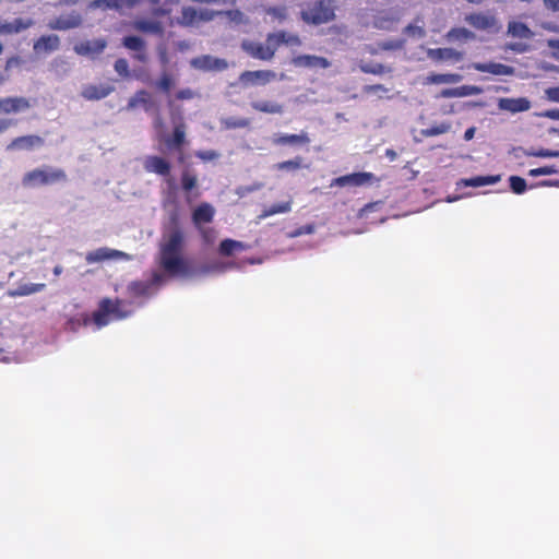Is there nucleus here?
Returning a JSON list of instances; mask_svg holds the SVG:
<instances>
[{
    "label": "nucleus",
    "instance_id": "nucleus-1",
    "mask_svg": "<svg viewBox=\"0 0 559 559\" xmlns=\"http://www.w3.org/2000/svg\"><path fill=\"white\" fill-rule=\"evenodd\" d=\"M174 206L168 212L167 221L163 225L162 239L155 258L159 269L173 278H191L207 274H223L235 267L234 263L213 260L197 265L192 259L185 254L187 236L181 223V207L175 199Z\"/></svg>",
    "mask_w": 559,
    "mask_h": 559
},
{
    "label": "nucleus",
    "instance_id": "nucleus-2",
    "mask_svg": "<svg viewBox=\"0 0 559 559\" xmlns=\"http://www.w3.org/2000/svg\"><path fill=\"white\" fill-rule=\"evenodd\" d=\"M67 181L68 175L62 168L41 165L25 173L21 182L24 188L35 189L57 183H66Z\"/></svg>",
    "mask_w": 559,
    "mask_h": 559
},
{
    "label": "nucleus",
    "instance_id": "nucleus-3",
    "mask_svg": "<svg viewBox=\"0 0 559 559\" xmlns=\"http://www.w3.org/2000/svg\"><path fill=\"white\" fill-rule=\"evenodd\" d=\"M334 0H316L308 9L300 11V20L310 26L328 24L336 19Z\"/></svg>",
    "mask_w": 559,
    "mask_h": 559
},
{
    "label": "nucleus",
    "instance_id": "nucleus-4",
    "mask_svg": "<svg viewBox=\"0 0 559 559\" xmlns=\"http://www.w3.org/2000/svg\"><path fill=\"white\" fill-rule=\"evenodd\" d=\"M167 282L166 276L159 271H152L146 281H132L128 284V292L133 297H150Z\"/></svg>",
    "mask_w": 559,
    "mask_h": 559
},
{
    "label": "nucleus",
    "instance_id": "nucleus-5",
    "mask_svg": "<svg viewBox=\"0 0 559 559\" xmlns=\"http://www.w3.org/2000/svg\"><path fill=\"white\" fill-rule=\"evenodd\" d=\"M277 76L273 70H245L242 71L237 81L229 84L230 87L248 88L253 86H265Z\"/></svg>",
    "mask_w": 559,
    "mask_h": 559
},
{
    "label": "nucleus",
    "instance_id": "nucleus-6",
    "mask_svg": "<svg viewBox=\"0 0 559 559\" xmlns=\"http://www.w3.org/2000/svg\"><path fill=\"white\" fill-rule=\"evenodd\" d=\"M189 64L192 69L204 73L223 72L229 67L228 61L225 58L210 53L191 58Z\"/></svg>",
    "mask_w": 559,
    "mask_h": 559
},
{
    "label": "nucleus",
    "instance_id": "nucleus-7",
    "mask_svg": "<svg viewBox=\"0 0 559 559\" xmlns=\"http://www.w3.org/2000/svg\"><path fill=\"white\" fill-rule=\"evenodd\" d=\"M173 131L169 135H163L165 146L168 151H176L187 142L186 123L180 114H171Z\"/></svg>",
    "mask_w": 559,
    "mask_h": 559
},
{
    "label": "nucleus",
    "instance_id": "nucleus-8",
    "mask_svg": "<svg viewBox=\"0 0 559 559\" xmlns=\"http://www.w3.org/2000/svg\"><path fill=\"white\" fill-rule=\"evenodd\" d=\"M377 177L374 174L369 171H353L338 177H335L331 181V187H362L371 185Z\"/></svg>",
    "mask_w": 559,
    "mask_h": 559
},
{
    "label": "nucleus",
    "instance_id": "nucleus-9",
    "mask_svg": "<svg viewBox=\"0 0 559 559\" xmlns=\"http://www.w3.org/2000/svg\"><path fill=\"white\" fill-rule=\"evenodd\" d=\"M240 48L250 57L262 61H270L275 56V47H272L269 43L264 44L251 39H242Z\"/></svg>",
    "mask_w": 559,
    "mask_h": 559
},
{
    "label": "nucleus",
    "instance_id": "nucleus-10",
    "mask_svg": "<svg viewBox=\"0 0 559 559\" xmlns=\"http://www.w3.org/2000/svg\"><path fill=\"white\" fill-rule=\"evenodd\" d=\"M124 260L130 261L131 255L124 251L118 249H111L108 247H100L95 250L88 251L85 254V261L87 264L102 263L105 261Z\"/></svg>",
    "mask_w": 559,
    "mask_h": 559
},
{
    "label": "nucleus",
    "instance_id": "nucleus-11",
    "mask_svg": "<svg viewBox=\"0 0 559 559\" xmlns=\"http://www.w3.org/2000/svg\"><path fill=\"white\" fill-rule=\"evenodd\" d=\"M107 40L104 37L94 39H85L74 44L73 51L78 56L87 57L92 60L96 59L107 47Z\"/></svg>",
    "mask_w": 559,
    "mask_h": 559
},
{
    "label": "nucleus",
    "instance_id": "nucleus-12",
    "mask_svg": "<svg viewBox=\"0 0 559 559\" xmlns=\"http://www.w3.org/2000/svg\"><path fill=\"white\" fill-rule=\"evenodd\" d=\"M469 68L478 72L489 73L497 76H513L516 73V69L514 67L493 60L472 62Z\"/></svg>",
    "mask_w": 559,
    "mask_h": 559
},
{
    "label": "nucleus",
    "instance_id": "nucleus-13",
    "mask_svg": "<svg viewBox=\"0 0 559 559\" xmlns=\"http://www.w3.org/2000/svg\"><path fill=\"white\" fill-rule=\"evenodd\" d=\"M464 20L467 24L478 31L493 29L495 33H498L501 29V24H499L497 17L484 12L468 13L465 15Z\"/></svg>",
    "mask_w": 559,
    "mask_h": 559
},
{
    "label": "nucleus",
    "instance_id": "nucleus-14",
    "mask_svg": "<svg viewBox=\"0 0 559 559\" xmlns=\"http://www.w3.org/2000/svg\"><path fill=\"white\" fill-rule=\"evenodd\" d=\"M121 46L130 51H133V58L142 63L148 59L146 48V40L136 34H128L121 38Z\"/></svg>",
    "mask_w": 559,
    "mask_h": 559
},
{
    "label": "nucleus",
    "instance_id": "nucleus-15",
    "mask_svg": "<svg viewBox=\"0 0 559 559\" xmlns=\"http://www.w3.org/2000/svg\"><path fill=\"white\" fill-rule=\"evenodd\" d=\"M497 108L511 115L528 111L532 108V102L526 96L519 97H499L497 98Z\"/></svg>",
    "mask_w": 559,
    "mask_h": 559
},
{
    "label": "nucleus",
    "instance_id": "nucleus-16",
    "mask_svg": "<svg viewBox=\"0 0 559 559\" xmlns=\"http://www.w3.org/2000/svg\"><path fill=\"white\" fill-rule=\"evenodd\" d=\"M290 63L295 68L306 69H328L332 64V62L326 57L310 53L296 55L292 58Z\"/></svg>",
    "mask_w": 559,
    "mask_h": 559
},
{
    "label": "nucleus",
    "instance_id": "nucleus-17",
    "mask_svg": "<svg viewBox=\"0 0 559 559\" xmlns=\"http://www.w3.org/2000/svg\"><path fill=\"white\" fill-rule=\"evenodd\" d=\"M484 93V87L479 85H460L455 87H444L439 93H437L433 97L436 99L440 98H461V97H468V96H475L480 95Z\"/></svg>",
    "mask_w": 559,
    "mask_h": 559
},
{
    "label": "nucleus",
    "instance_id": "nucleus-18",
    "mask_svg": "<svg viewBox=\"0 0 559 559\" xmlns=\"http://www.w3.org/2000/svg\"><path fill=\"white\" fill-rule=\"evenodd\" d=\"M143 167L146 173L167 177L173 170V164L160 155H147L144 159Z\"/></svg>",
    "mask_w": 559,
    "mask_h": 559
},
{
    "label": "nucleus",
    "instance_id": "nucleus-19",
    "mask_svg": "<svg viewBox=\"0 0 559 559\" xmlns=\"http://www.w3.org/2000/svg\"><path fill=\"white\" fill-rule=\"evenodd\" d=\"M45 140L37 134H26L13 139L5 147L7 151H34L44 146Z\"/></svg>",
    "mask_w": 559,
    "mask_h": 559
},
{
    "label": "nucleus",
    "instance_id": "nucleus-20",
    "mask_svg": "<svg viewBox=\"0 0 559 559\" xmlns=\"http://www.w3.org/2000/svg\"><path fill=\"white\" fill-rule=\"evenodd\" d=\"M311 142V139L306 131H301L300 133H275L272 138V143L274 145H288L293 147L308 145Z\"/></svg>",
    "mask_w": 559,
    "mask_h": 559
},
{
    "label": "nucleus",
    "instance_id": "nucleus-21",
    "mask_svg": "<svg viewBox=\"0 0 559 559\" xmlns=\"http://www.w3.org/2000/svg\"><path fill=\"white\" fill-rule=\"evenodd\" d=\"M215 207L209 202L199 203L191 212V222L194 228L205 226L213 222Z\"/></svg>",
    "mask_w": 559,
    "mask_h": 559
},
{
    "label": "nucleus",
    "instance_id": "nucleus-22",
    "mask_svg": "<svg viewBox=\"0 0 559 559\" xmlns=\"http://www.w3.org/2000/svg\"><path fill=\"white\" fill-rule=\"evenodd\" d=\"M426 55L435 62H445L449 60L460 62L464 58V52L453 47L426 48Z\"/></svg>",
    "mask_w": 559,
    "mask_h": 559
},
{
    "label": "nucleus",
    "instance_id": "nucleus-23",
    "mask_svg": "<svg viewBox=\"0 0 559 559\" xmlns=\"http://www.w3.org/2000/svg\"><path fill=\"white\" fill-rule=\"evenodd\" d=\"M31 107L29 99L24 96L0 97V114H19Z\"/></svg>",
    "mask_w": 559,
    "mask_h": 559
},
{
    "label": "nucleus",
    "instance_id": "nucleus-24",
    "mask_svg": "<svg viewBox=\"0 0 559 559\" xmlns=\"http://www.w3.org/2000/svg\"><path fill=\"white\" fill-rule=\"evenodd\" d=\"M132 28L143 34L155 35L163 37L165 34V27L163 22L150 19V17H138L132 22Z\"/></svg>",
    "mask_w": 559,
    "mask_h": 559
},
{
    "label": "nucleus",
    "instance_id": "nucleus-25",
    "mask_svg": "<svg viewBox=\"0 0 559 559\" xmlns=\"http://www.w3.org/2000/svg\"><path fill=\"white\" fill-rule=\"evenodd\" d=\"M60 37L57 34H44L33 41V50L36 55L51 53L60 48Z\"/></svg>",
    "mask_w": 559,
    "mask_h": 559
},
{
    "label": "nucleus",
    "instance_id": "nucleus-26",
    "mask_svg": "<svg viewBox=\"0 0 559 559\" xmlns=\"http://www.w3.org/2000/svg\"><path fill=\"white\" fill-rule=\"evenodd\" d=\"M266 43L271 44L272 47H275V51L282 45L286 46H300L301 39L297 34H289L285 29H280L276 32L269 33L266 35Z\"/></svg>",
    "mask_w": 559,
    "mask_h": 559
},
{
    "label": "nucleus",
    "instance_id": "nucleus-27",
    "mask_svg": "<svg viewBox=\"0 0 559 559\" xmlns=\"http://www.w3.org/2000/svg\"><path fill=\"white\" fill-rule=\"evenodd\" d=\"M501 174L475 175L468 178H461L460 181L457 182V186L480 188L497 185L498 182L501 181Z\"/></svg>",
    "mask_w": 559,
    "mask_h": 559
},
{
    "label": "nucleus",
    "instance_id": "nucleus-28",
    "mask_svg": "<svg viewBox=\"0 0 559 559\" xmlns=\"http://www.w3.org/2000/svg\"><path fill=\"white\" fill-rule=\"evenodd\" d=\"M32 19L14 17L12 21L0 22V35L20 34L33 25Z\"/></svg>",
    "mask_w": 559,
    "mask_h": 559
},
{
    "label": "nucleus",
    "instance_id": "nucleus-29",
    "mask_svg": "<svg viewBox=\"0 0 559 559\" xmlns=\"http://www.w3.org/2000/svg\"><path fill=\"white\" fill-rule=\"evenodd\" d=\"M148 83L154 86L157 92L169 95L175 88L177 80L168 69H164L156 80L150 81Z\"/></svg>",
    "mask_w": 559,
    "mask_h": 559
},
{
    "label": "nucleus",
    "instance_id": "nucleus-30",
    "mask_svg": "<svg viewBox=\"0 0 559 559\" xmlns=\"http://www.w3.org/2000/svg\"><path fill=\"white\" fill-rule=\"evenodd\" d=\"M463 75L456 72H429L425 78L424 84L426 85H440V84H457L463 80Z\"/></svg>",
    "mask_w": 559,
    "mask_h": 559
},
{
    "label": "nucleus",
    "instance_id": "nucleus-31",
    "mask_svg": "<svg viewBox=\"0 0 559 559\" xmlns=\"http://www.w3.org/2000/svg\"><path fill=\"white\" fill-rule=\"evenodd\" d=\"M103 311H107L111 320H122L131 316V311L124 310L120 300L114 301L108 297L100 299Z\"/></svg>",
    "mask_w": 559,
    "mask_h": 559
},
{
    "label": "nucleus",
    "instance_id": "nucleus-32",
    "mask_svg": "<svg viewBox=\"0 0 559 559\" xmlns=\"http://www.w3.org/2000/svg\"><path fill=\"white\" fill-rule=\"evenodd\" d=\"M82 24L80 14H71L69 16H59L48 23V27L52 31H69L76 28Z\"/></svg>",
    "mask_w": 559,
    "mask_h": 559
},
{
    "label": "nucleus",
    "instance_id": "nucleus-33",
    "mask_svg": "<svg viewBox=\"0 0 559 559\" xmlns=\"http://www.w3.org/2000/svg\"><path fill=\"white\" fill-rule=\"evenodd\" d=\"M507 35L513 38L531 39L535 33L522 21L511 20L508 23Z\"/></svg>",
    "mask_w": 559,
    "mask_h": 559
},
{
    "label": "nucleus",
    "instance_id": "nucleus-34",
    "mask_svg": "<svg viewBox=\"0 0 559 559\" xmlns=\"http://www.w3.org/2000/svg\"><path fill=\"white\" fill-rule=\"evenodd\" d=\"M114 90V86L109 84H91L83 90L82 96L87 100H100L107 97Z\"/></svg>",
    "mask_w": 559,
    "mask_h": 559
},
{
    "label": "nucleus",
    "instance_id": "nucleus-35",
    "mask_svg": "<svg viewBox=\"0 0 559 559\" xmlns=\"http://www.w3.org/2000/svg\"><path fill=\"white\" fill-rule=\"evenodd\" d=\"M251 246L247 242L233 238H224L219 241L218 251L225 255H231L237 252L249 250Z\"/></svg>",
    "mask_w": 559,
    "mask_h": 559
},
{
    "label": "nucleus",
    "instance_id": "nucleus-36",
    "mask_svg": "<svg viewBox=\"0 0 559 559\" xmlns=\"http://www.w3.org/2000/svg\"><path fill=\"white\" fill-rule=\"evenodd\" d=\"M448 43L468 41L476 38V34L464 26L451 27L444 35Z\"/></svg>",
    "mask_w": 559,
    "mask_h": 559
},
{
    "label": "nucleus",
    "instance_id": "nucleus-37",
    "mask_svg": "<svg viewBox=\"0 0 559 559\" xmlns=\"http://www.w3.org/2000/svg\"><path fill=\"white\" fill-rule=\"evenodd\" d=\"M45 287H46V285L44 283H25V284L19 285L14 289H10L8 292V295L10 297L29 296V295H33L36 293H40L41 290L45 289Z\"/></svg>",
    "mask_w": 559,
    "mask_h": 559
},
{
    "label": "nucleus",
    "instance_id": "nucleus-38",
    "mask_svg": "<svg viewBox=\"0 0 559 559\" xmlns=\"http://www.w3.org/2000/svg\"><path fill=\"white\" fill-rule=\"evenodd\" d=\"M176 24L182 27H192L198 24V9L192 5L181 8V16L176 17Z\"/></svg>",
    "mask_w": 559,
    "mask_h": 559
},
{
    "label": "nucleus",
    "instance_id": "nucleus-39",
    "mask_svg": "<svg viewBox=\"0 0 559 559\" xmlns=\"http://www.w3.org/2000/svg\"><path fill=\"white\" fill-rule=\"evenodd\" d=\"M250 105L254 110L264 114L281 115L284 111L283 105L271 100H254Z\"/></svg>",
    "mask_w": 559,
    "mask_h": 559
},
{
    "label": "nucleus",
    "instance_id": "nucleus-40",
    "mask_svg": "<svg viewBox=\"0 0 559 559\" xmlns=\"http://www.w3.org/2000/svg\"><path fill=\"white\" fill-rule=\"evenodd\" d=\"M198 177L192 174L189 169H183L180 175V189L185 194H190L194 189L198 188Z\"/></svg>",
    "mask_w": 559,
    "mask_h": 559
},
{
    "label": "nucleus",
    "instance_id": "nucleus-41",
    "mask_svg": "<svg viewBox=\"0 0 559 559\" xmlns=\"http://www.w3.org/2000/svg\"><path fill=\"white\" fill-rule=\"evenodd\" d=\"M508 183H509L510 191L516 195H522L528 189H532L531 186H528L526 179L519 175L509 176Z\"/></svg>",
    "mask_w": 559,
    "mask_h": 559
},
{
    "label": "nucleus",
    "instance_id": "nucleus-42",
    "mask_svg": "<svg viewBox=\"0 0 559 559\" xmlns=\"http://www.w3.org/2000/svg\"><path fill=\"white\" fill-rule=\"evenodd\" d=\"M359 70L362 73L366 74H373V75H383L385 73H391L392 69L383 63L380 62H361L359 64Z\"/></svg>",
    "mask_w": 559,
    "mask_h": 559
},
{
    "label": "nucleus",
    "instance_id": "nucleus-43",
    "mask_svg": "<svg viewBox=\"0 0 559 559\" xmlns=\"http://www.w3.org/2000/svg\"><path fill=\"white\" fill-rule=\"evenodd\" d=\"M292 210L290 201L276 202L265 207L260 214V218H266L276 214L288 213Z\"/></svg>",
    "mask_w": 559,
    "mask_h": 559
},
{
    "label": "nucleus",
    "instance_id": "nucleus-44",
    "mask_svg": "<svg viewBox=\"0 0 559 559\" xmlns=\"http://www.w3.org/2000/svg\"><path fill=\"white\" fill-rule=\"evenodd\" d=\"M88 9H100L103 11H120L122 10L121 0H91Z\"/></svg>",
    "mask_w": 559,
    "mask_h": 559
},
{
    "label": "nucleus",
    "instance_id": "nucleus-45",
    "mask_svg": "<svg viewBox=\"0 0 559 559\" xmlns=\"http://www.w3.org/2000/svg\"><path fill=\"white\" fill-rule=\"evenodd\" d=\"M451 130V123L443 121L439 124H432L429 128L421 129L420 134L425 138H432L440 134H444Z\"/></svg>",
    "mask_w": 559,
    "mask_h": 559
},
{
    "label": "nucleus",
    "instance_id": "nucleus-46",
    "mask_svg": "<svg viewBox=\"0 0 559 559\" xmlns=\"http://www.w3.org/2000/svg\"><path fill=\"white\" fill-rule=\"evenodd\" d=\"M304 158L301 156H295L292 159L276 163L274 168L281 171H294L302 167Z\"/></svg>",
    "mask_w": 559,
    "mask_h": 559
},
{
    "label": "nucleus",
    "instance_id": "nucleus-47",
    "mask_svg": "<svg viewBox=\"0 0 559 559\" xmlns=\"http://www.w3.org/2000/svg\"><path fill=\"white\" fill-rule=\"evenodd\" d=\"M195 229L198 230L204 247L210 248L214 245L217 237L214 228L202 226Z\"/></svg>",
    "mask_w": 559,
    "mask_h": 559
},
{
    "label": "nucleus",
    "instance_id": "nucleus-48",
    "mask_svg": "<svg viewBox=\"0 0 559 559\" xmlns=\"http://www.w3.org/2000/svg\"><path fill=\"white\" fill-rule=\"evenodd\" d=\"M406 39L404 37L392 38L382 40L378 44L379 48L383 51H396L405 47Z\"/></svg>",
    "mask_w": 559,
    "mask_h": 559
},
{
    "label": "nucleus",
    "instance_id": "nucleus-49",
    "mask_svg": "<svg viewBox=\"0 0 559 559\" xmlns=\"http://www.w3.org/2000/svg\"><path fill=\"white\" fill-rule=\"evenodd\" d=\"M525 155L533 156V157H539V158H558L559 150L545 148V147L530 148V150L525 151Z\"/></svg>",
    "mask_w": 559,
    "mask_h": 559
},
{
    "label": "nucleus",
    "instance_id": "nucleus-50",
    "mask_svg": "<svg viewBox=\"0 0 559 559\" xmlns=\"http://www.w3.org/2000/svg\"><path fill=\"white\" fill-rule=\"evenodd\" d=\"M222 124L226 130L242 129L250 124L248 118L227 117L222 120Z\"/></svg>",
    "mask_w": 559,
    "mask_h": 559
},
{
    "label": "nucleus",
    "instance_id": "nucleus-51",
    "mask_svg": "<svg viewBox=\"0 0 559 559\" xmlns=\"http://www.w3.org/2000/svg\"><path fill=\"white\" fill-rule=\"evenodd\" d=\"M528 176L531 177H540V176H551V175H559V167L551 164V165H544L537 168H532L528 170Z\"/></svg>",
    "mask_w": 559,
    "mask_h": 559
},
{
    "label": "nucleus",
    "instance_id": "nucleus-52",
    "mask_svg": "<svg viewBox=\"0 0 559 559\" xmlns=\"http://www.w3.org/2000/svg\"><path fill=\"white\" fill-rule=\"evenodd\" d=\"M111 321L110 316L107 311H103L102 301L99 300L97 310L93 314V322L97 329H102L109 324Z\"/></svg>",
    "mask_w": 559,
    "mask_h": 559
},
{
    "label": "nucleus",
    "instance_id": "nucleus-53",
    "mask_svg": "<svg viewBox=\"0 0 559 559\" xmlns=\"http://www.w3.org/2000/svg\"><path fill=\"white\" fill-rule=\"evenodd\" d=\"M114 69L123 79H129L132 75L129 61L126 58H118L114 63Z\"/></svg>",
    "mask_w": 559,
    "mask_h": 559
},
{
    "label": "nucleus",
    "instance_id": "nucleus-54",
    "mask_svg": "<svg viewBox=\"0 0 559 559\" xmlns=\"http://www.w3.org/2000/svg\"><path fill=\"white\" fill-rule=\"evenodd\" d=\"M221 13L236 24H242L247 21L245 13L239 9L221 10Z\"/></svg>",
    "mask_w": 559,
    "mask_h": 559
},
{
    "label": "nucleus",
    "instance_id": "nucleus-55",
    "mask_svg": "<svg viewBox=\"0 0 559 559\" xmlns=\"http://www.w3.org/2000/svg\"><path fill=\"white\" fill-rule=\"evenodd\" d=\"M403 34L413 38H424L426 36V29L424 26L416 25L415 23H408L403 28Z\"/></svg>",
    "mask_w": 559,
    "mask_h": 559
},
{
    "label": "nucleus",
    "instance_id": "nucleus-56",
    "mask_svg": "<svg viewBox=\"0 0 559 559\" xmlns=\"http://www.w3.org/2000/svg\"><path fill=\"white\" fill-rule=\"evenodd\" d=\"M221 10H213L207 8L198 9V23L203 22L207 23L213 21L216 16H221Z\"/></svg>",
    "mask_w": 559,
    "mask_h": 559
},
{
    "label": "nucleus",
    "instance_id": "nucleus-57",
    "mask_svg": "<svg viewBox=\"0 0 559 559\" xmlns=\"http://www.w3.org/2000/svg\"><path fill=\"white\" fill-rule=\"evenodd\" d=\"M156 51H157V58H158V62L162 67V69H168V66L170 63V58H169V55H168V49H167V46L165 43H159L156 47Z\"/></svg>",
    "mask_w": 559,
    "mask_h": 559
},
{
    "label": "nucleus",
    "instance_id": "nucleus-58",
    "mask_svg": "<svg viewBox=\"0 0 559 559\" xmlns=\"http://www.w3.org/2000/svg\"><path fill=\"white\" fill-rule=\"evenodd\" d=\"M503 49L515 53H525L531 50V45L523 41H509L504 44Z\"/></svg>",
    "mask_w": 559,
    "mask_h": 559
},
{
    "label": "nucleus",
    "instance_id": "nucleus-59",
    "mask_svg": "<svg viewBox=\"0 0 559 559\" xmlns=\"http://www.w3.org/2000/svg\"><path fill=\"white\" fill-rule=\"evenodd\" d=\"M316 231L314 223L301 225L288 234L289 238H297L304 235H312Z\"/></svg>",
    "mask_w": 559,
    "mask_h": 559
},
{
    "label": "nucleus",
    "instance_id": "nucleus-60",
    "mask_svg": "<svg viewBox=\"0 0 559 559\" xmlns=\"http://www.w3.org/2000/svg\"><path fill=\"white\" fill-rule=\"evenodd\" d=\"M383 206V201H373L366 203L357 213L359 218L367 216L369 213L378 211Z\"/></svg>",
    "mask_w": 559,
    "mask_h": 559
},
{
    "label": "nucleus",
    "instance_id": "nucleus-61",
    "mask_svg": "<svg viewBox=\"0 0 559 559\" xmlns=\"http://www.w3.org/2000/svg\"><path fill=\"white\" fill-rule=\"evenodd\" d=\"M267 15L273 16L280 21H284L287 17V9L286 7H269L265 10Z\"/></svg>",
    "mask_w": 559,
    "mask_h": 559
},
{
    "label": "nucleus",
    "instance_id": "nucleus-62",
    "mask_svg": "<svg viewBox=\"0 0 559 559\" xmlns=\"http://www.w3.org/2000/svg\"><path fill=\"white\" fill-rule=\"evenodd\" d=\"M544 97L550 103L559 104V85L549 86L544 90Z\"/></svg>",
    "mask_w": 559,
    "mask_h": 559
},
{
    "label": "nucleus",
    "instance_id": "nucleus-63",
    "mask_svg": "<svg viewBox=\"0 0 559 559\" xmlns=\"http://www.w3.org/2000/svg\"><path fill=\"white\" fill-rule=\"evenodd\" d=\"M546 45L551 49L549 56L559 61V37L548 38Z\"/></svg>",
    "mask_w": 559,
    "mask_h": 559
},
{
    "label": "nucleus",
    "instance_id": "nucleus-64",
    "mask_svg": "<svg viewBox=\"0 0 559 559\" xmlns=\"http://www.w3.org/2000/svg\"><path fill=\"white\" fill-rule=\"evenodd\" d=\"M534 116L559 121V107L549 108V109H545L543 111L535 112Z\"/></svg>",
    "mask_w": 559,
    "mask_h": 559
}]
</instances>
